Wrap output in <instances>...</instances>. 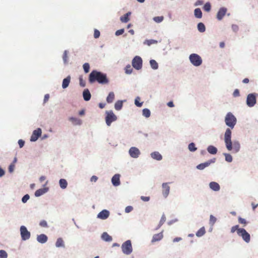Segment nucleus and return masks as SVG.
<instances>
[{"instance_id": "f257e3e1", "label": "nucleus", "mask_w": 258, "mask_h": 258, "mask_svg": "<svg viewBox=\"0 0 258 258\" xmlns=\"http://www.w3.org/2000/svg\"><path fill=\"white\" fill-rule=\"evenodd\" d=\"M231 131L230 128L226 129L224 134V141L226 148L228 151H232L233 153H237L239 151L240 146L238 142H231Z\"/></svg>"}, {"instance_id": "f03ea898", "label": "nucleus", "mask_w": 258, "mask_h": 258, "mask_svg": "<svg viewBox=\"0 0 258 258\" xmlns=\"http://www.w3.org/2000/svg\"><path fill=\"white\" fill-rule=\"evenodd\" d=\"M89 81L90 83L97 81L99 84H107L109 80L106 75L96 70H93L89 75Z\"/></svg>"}, {"instance_id": "7ed1b4c3", "label": "nucleus", "mask_w": 258, "mask_h": 258, "mask_svg": "<svg viewBox=\"0 0 258 258\" xmlns=\"http://www.w3.org/2000/svg\"><path fill=\"white\" fill-rule=\"evenodd\" d=\"M237 232V235L241 237L246 243H249L250 240V235L244 228H239L238 225H235L231 227V232L232 233Z\"/></svg>"}, {"instance_id": "20e7f679", "label": "nucleus", "mask_w": 258, "mask_h": 258, "mask_svg": "<svg viewBox=\"0 0 258 258\" xmlns=\"http://www.w3.org/2000/svg\"><path fill=\"white\" fill-rule=\"evenodd\" d=\"M236 118L231 112H228L225 118L226 124L230 128H233L236 123Z\"/></svg>"}, {"instance_id": "39448f33", "label": "nucleus", "mask_w": 258, "mask_h": 258, "mask_svg": "<svg viewBox=\"0 0 258 258\" xmlns=\"http://www.w3.org/2000/svg\"><path fill=\"white\" fill-rule=\"evenodd\" d=\"M189 58L191 63L195 66H200L202 63V58L197 54L192 53L190 55Z\"/></svg>"}, {"instance_id": "423d86ee", "label": "nucleus", "mask_w": 258, "mask_h": 258, "mask_svg": "<svg viewBox=\"0 0 258 258\" xmlns=\"http://www.w3.org/2000/svg\"><path fill=\"white\" fill-rule=\"evenodd\" d=\"M105 121L108 126H110L111 123L116 120L117 116L114 114L112 111H106Z\"/></svg>"}, {"instance_id": "0eeeda50", "label": "nucleus", "mask_w": 258, "mask_h": 258, "mask_svg": "<svg viewBox=\"0 0 258 258\" xmlns=\"http://www.w3.org/2000/svg\"><path fill=\"white\" fill-rule=\"evenodd\" d=\"M121 248L124 254H130L133 250L131 241L129 240L126 241L122 244Z\"/></svg>"}, {"instance_id": "6e6552de", "label": "nucleus", "mask_w": 258, "mask_h": 258, "mask_svg": "<svg viewBox=\"0 0 258 258\" xmlns=\"http://www.w3.org/2000/svg\"><path fill=\"white\" fill-rule=\"evenodd\" d=\"M142 59L139 56H136L132 60V66L136 70H139L142 68Z\"/></svg>"}, {"instance_id": "1a4fd4ad", "label": "nucleus", "mask_w": 258, "mask_h": 258, "mask_svg": "<svg viewBox=\"0 0 258 258\" xmlns=\"http://www.w3.org/2000/svg\"><path fill=\"white\" fill-rule=\"evenodd\" d=\"M246 104L249 107H253L256 104V95L255 93L249 94L247 95Z\"/></svg>"}, {"instance_id": "9d476101", "label": "nucleus", "mask_w": 258, "mask_h": 258, "mask_svg": "<svg viewBox=\"0 0 258 258\" xmlns=\"http://www.w3.org/2000/svg\"><path fill=\"white\" fill-rule=\"evenodd\" d=\"M20 232L22 239L23 240H26L30 237V233L29 232L26 227L24 226H21L20 227Z\"/></svg>"}, {"instance_id": "9b49d317", "label": "nucleus", "mask_w": 258, "mask_h": 258, "mask_svg": "<svg viewBox=\"0 0 258 258\" xmlns=\"http://www.w3.org/2000/svg\"><path fill=\"white\" fill-rule=\"evenodd\" d=\"M42 131L41 128H38L33 132L32 135L30 138L31 142H35L37 140L38 138L41 135Z\"/></svg>"}, {"instance_id": "f8f14e48", "label": "nucleus", "mask_w": 258, "mask_h": 258, "mask_svg": "<svg viewBox=\"0 0 258 258\" xmlns=\"http://www.w3.org/2000/svg\"><path fill=\"white\" fill-rule=\"evenodd\" d=\"M141 152L140 150L136 147H131L129 150L130 155L134 158H138L140 155Z\"/></svg>"}, {"instance_id": "ddd939ff", "label": "nucleus", "mask_w": 258, "mask_h": 258, "mask_svg": "<svg viewBox=\"0 0 258 258\" xmlns=\"http://www.w3.org/2000/svg\"><path fill=\"white\" fill-rule=\"evenodd\" d=\"M227 12V9L224 7L221 8L217 14V18L218 20H221Z\"/></svg>"}, {"instance_id": "4468645a", "label": "nucleus", "mask_w": 258, "mask_h": 258, "mask_svg": "<svg viewBox=\"0 0 258 258\" xmlns=\"http://www.w3.org/2000/svg\"><path fill=\"white\" fill-rule=\"evenodd\" d=\"M170 186L168 183H163L162 184V194L165 198H167L169 194Z\"/></svg>"}, {"instance_id": "2eb2a0df", "label": "nucleus", "mask_w": 258, "mask_h": 258, "mask_svg": "<svg viewBox=\"0 0 258 258\" xmlns=\"http://www.w3.org/2000/svg\"><path fill=\"white\" fill-rule=\"evenodd\" d=\"M109 211L106 210H103L98 214L97 217L104 220L107 219L109 217Z\"/></svg>"}, {"instance_id": "dca6fc26", "label": "nucleus", "mask_w": 258, "mask_h": 258, "mask_svg": "<svg viewBox=\"0 0 258 258\" xmlns=\"http://www.w3.org/2000/svg\"><path fill=\"white\" fill-rule=\"evenodd\" d=\"M111 181L113 185L118 186L120 184V175L115 174L111 179Z\"/></svg>"}, {"instance_id": "f3484780", "label": "nucleus", "mask_w": 258, "mask_h": 258, "mask_svg": "<svg viewBox=\"0 0 258 258\" xmlns=\"http://www.w3.org/2000/svg\"><path fill=\"white\" fill-rule=\"evenodd\" d=\"M210 187L214 191H218L220 190V185L219 184L214 181L211 182L209 184Z\"/></svg>"}, {"instance_id": "a211bd4d", "label": "nucleus", "mask_w": 258, "mask_h": 258, "mask_svg": "<svg viewBox=\"0 0 258 258\" xmlns=\"http://www.w3.org/2000/svg\"><path fill=\"white\" fill-rule=\"evenodd\" d=\"M37 240L39 242L44 243L47 241V237L46 235L42 234L39 235H38L37 237Z\"/></svg>"}, {"instance_id": "6ab92c4d", "label": "nucleus", "mask_w": 258, "mask_h": 258, "mask_svg": "<svg viewBox=\"0 0 258 258\" xmlns=\"http://www.w3.org/2000/svg\"><path fill=\"white\" fill-rule=\"evenodd\" d=\"M69 120L72 122L74 125H81L82 124V120L76 117H71L69 118Z\"/></svg>"}, {"instance_id": "aec40b11", "label": "nucleus", "mask_w": 258, "mask_h": 258, "mask_svg": "<svg viewBox=\"0 0 258 258\" xmlns=\"http://www.w3.org/2000/svg\"><path fill=\"white\" fill-rule=\"evenodd\" d=\"M151 156L154 159L160 161L162 160V156L158 152H154L151 154Z\"/></svg>"}, {"instance_id": "412c9836", "label": "nucleus", "mask_w": 258, "mask_h": 258, "mask_svg": "<svg viewBox=\"0 0 258 258\" xmlns=\"http://www.w3.org/2000/svg\"><path fill=\"white\" fill-rule=\"evenodd\" d=\"M71 81V77L68 76L66 78L64 79L62 81V87L63 89L67 88Z\"/></svg>"}, {"instance_id": "4be33fe9", "label": "nucleus", "mask_w": 258, "mask_h": 258, "mask_svg": "<svg viewBox=\"0 0 258 258\" xmlns=\"http://www.w3.org/2000/svg\"><path fill=\"white\" fill-rule=\"evenodd\" d=\"M84 99L85 101H89L91 98V94L88 89H85L83 93Z\"/></svg>"}, {"instance_id": "5701e85b", "label": "nucleus", "mask_w": 258, "mask_h": 258, "mask_svg": "<svg viewBox=\"0 0 258 258\" xmlns=\"http://www.w3.org/2000/svg\"><path fill=\"white\" fill-rule=\"evenodd\" d=\"M131 13L128 12L120 18V20L122 23H126L130 20L129 16Z\"/></svg>"}, {"instance_id": "b1692460", "label": "nucleus", "mask_w": 258, "mask_h": 258, "mask_svg": "<svg viewBox=\"0 0 258 258\" xmlns=\"http://www.w3.org/2000/svg\"><path fill=\"white\" fill-rule=\"evenodd\" d=\"M163 235L162 233L154 235L152 239V242L160 240L163 238Z\"/></svg>"}, {"instance_id": "393cba45", "label": "nucleus", "mask_w": 258, "mask_h": 258, "mask_svg": "<svg viewBox=\"0 0 258 258\" xmlns=\"http://www.w3.org/2000/svg\"><path fill=\"white\" fill-rule=\"evenodd\" d=\"M101 238L105 241H111L112 240V237L110 236L107 232H103L102 234Z\"/></svg>"}, {"instance_id": "a878e982", "label": "nucleus", "mask_w": 258, "mask_h": 258, "mask_svg": "<svg viewBox=\"0 0 258 258\" xmlns=\"http://www.w3.org/2000/svg\"><path fill=\"white\" fill-rule=\"evenodd\" d=\"M115 98L114 94L113 92H110L106 98V101L108 103H112Z\"/></svg>"}, {"instance_id": "bb28decb", "label": "nucleus", "mask_w": 258, "mask_h": 258, "mask_svg": "<svg viewBox=\"0 0 258 258\" xmlns=\"http://www.w3.org/2000/svg\"><path fill=\"white\" fill-rule=\"evenodd\" d=\"M208 152L213 155L216 154L217 153V149L212 145L209 146L207 148Z\"/></svg>"}, {"instance_id": "cd10ccee", "label": "nucleus", "mask_w": 258, "mask_h": 258, "mask_svg": "<svg viewBox=\"0 0 258 258\" xmlns=\"http://www.w3.org/2000/svg\"><path fill=\"white\" fill-rule=\"evenodd\" d=\"M59 185L62 189H64L67 187L68 182L64 179H60L59 181Z\"/></svg>"}, {"instance_id": "c85d7f7f", "label": "nucleus", "mask_w": 258, "mask_h": 258, "mask_svg": "<svg viewBox=\"0 0 258 258\" xmlns=\"http://www.w3.org/2000/svg\"><path fill=\"white\" fill-rule=\"evenodd\" d=\"M194 14L197 18H201L202 17V12L200 8H197L195 10Z\"/></svg>"}, {"instance_id": "c756f323", "label": "nucleus", "mask_w": 258, "mask_h": 258, "mask_svg": "<svg viewBox=\"0 0 258 258\" xmlns=\"http://www.w3.org/2000/svg\"><path fill=\"white\" fill-rule=\"evenodd\" d=\"M123 105V102L122 101L118 100L116 102L114 105V108L117 110H119L121 109Z\"/></svg>"}, {"instance_id": "7c9ffc66", "label": "nucleus", "mask_w": 258, "mask_h": 258, "mask_svg": "<svg viewBox=\"0 0 258 258\" xmlns=\"http://www.w3.org/2000/svg\"><path fill=\"white\" fill-rule=\"evenodd\" d=\"M206 233L205 229L204 227L201 228L196 233V236L198 237H201L204 235Z\"/></svg>"}, {"instance_id": "2f4dec72", "label": "nucleus", "mask_w": 258, "mask_h": 258, "mask_svg": "<svg viewBox=\"0 0 258 258\" xmlns=\"http://www.w3.org/2000/svg\"><path fill=\"white\" fill-rule=\"evenodd\" d=\"M150 63L151 68L154 70H156L158 68V64L156 61V60L154 59H151L150 61Z\"/></svg>"}, {"instance_id": "473e14b6", "label": "nucleus", "mask_w": 258, "mask_h": 258, "mask_svg": "<svg viewBox=\"0 0 258 258\" xmlns=\"http://www.w3.org/2000/svg\"><path fill=\"white\" fill-rule=\"evenodd\" d=\"M55 245L56 247H64L63 241L61 238H59L57 239V241L55 243Z\"/></svg>"}, {"instance_id": "72a5a7b5", "label": "nucleus", "mask_w": 258, "mask_h": 258, "mask_svg": "<svg viewBox=\"0 0 258 258\" xmlns=\"http://www.w3.org/2000/svg\"><path fill=\"white\" fill-rule=\"evenodd\" d=\"M62 59L63 62L65 64L68 63V50H64L63 53L62 55Z\"/></svg>"}, {"instance_id": "f704fd0d", "label": "nucleus", "mask_w": 258, "mask_h": 258, "mask_svg": "<svg viewBox=\"0 0 258 258\" xmlns=\"http://www.w3.org/2000/svg\"><path fill=\"white\" fill-rule=\"evenodd\" d=\"M198 29L200 32H204L206 30L205 25L203 23H199L198 24Z\"/></svg>"}, {"instance_id": "c9c22d12", "label": "nucleus", "mask_w": 258, "mask_h": 258, "mask_svg": "<svg viewBox=\"0 0 258 258\" xmlns=\"http://www.w3.org/2000/svg\"><path fill=\"white\" fill-rule=\"evenodd\" d=\"M45 192V189H39L37 190L35 192V196L36 197H39L42 195Z\"/></svg>"}, {"instance_id": "e433bc0d", "label": "nucleus", "mask_w": 258, "mask_h": 258, "mask_svg": "<svg viewBox=\"0 0 258 258\" xmlns=\"http://www.w3.org/2000/svg\"><path fill=\"white\" fill-rule=\"evenodd\" d=\"M151 112L149 109L145 108L143 110V115L146 117H149L150 116Z\"/></svg>"}, {"instance_id": "4c0bfd02", "label": "nucleus", "mask_w": 258, "mask_h": 258, "mask_svg": "<svg viewBox=\"0 0 258 258\" xmlns=\"http://www.w3.org/2000/svg\"><path fill=\"white\" fill-rule=\"evenodd\" d=\"M188 148L191 152H194L197 150V148L195 146V144L194 143H191L188 145Z\"/></svg>"}, {"instance_id": "58836bf2", "label": "nucleus", "mask_w": 258, "mask_h": 258, "mask_svg": "<svg viewBox=\"0 0 258 258\" xmlns=\"http://www.w3.org/2000/svg\"><path fill=\"white\" fill-rule=\"evenodd\" d=\"M224 155L225 157V160L228 162H231L232 161V156L228 153H224Z\"/></svg>"}, {"instance_id": "ea45409f", "label": "nucleus", "mask_w": 258, "mask_h": 258, "mask_svg": "<svg viewBox=\"0 0 258 258\" xmlns=\"http://www.w3.org/2000/svg\"><path fill=\"white\" fill-rule=\"evenodd\" d=\"M164 19L163 16H157L153 18V20L156 23H160Z\"/></svg>"}, {"instance_id": "a19ab883", "label": "nucleus", "mask_w": 258, "mask_h": 258, "mask_svg": "<svg viewBox=\"0 0 258 258\" xmlns=\"http://www.w3.org/2000/svg\"><path fill=\"white\" fill-rule=\"evenodd\" d=\"M211 6L210 3H207L205 4L203 9L206 12H209L211 10Z\"/></svg>"}, {"instance_id": "79ce46f5", "label": "nucleus", "mask_w": 258, "mask_h": 258, "mask_svg": "<svg viewBox=\"0 0 258 258\" xmlns=\"http://www.w3.org/2000/svg\"><path fill=\"white\" fill-rule=\"evenodd\" d=\"M125 71L126 74H130L133 71V69L130 64H128L125 68Z\"/></svg>"}, {"instance_id": "37998d69", "label": "nucleus", "mask_w": 258, "mask_h": 258, "mask_svg": "<svg viewBox=\"0 0 258 258\" xmlns=\"http://www.w3.org/2000/svg\"><path fill=\"white\" fill-rule=\"evenodd\" d=\"M157 43V41L153 39L147 40L145 43L148 45H151V44H156Z\"/></svg>"}, {"instance_id": "c03bdc74", "label": "nucleus", "mask_w": 258, "mask_h": 258, "mask_svg": "<svg viewBox=\"0 0 258 258\" xmlns=\"http://www.w3.org/2000/svg\"><path fill=\"white\" fill-rule=\"evenodd\" d=\"M215 162V159H211L210 160H209L207 162H206L205 163H203V165L205 167V168L209 166L211 163H213Z\"/></svg>"}, {"instance_id": "a18cd8bd", "label": "nucleus", "mask_w": 258, "mask_h": 258, "mask_svg": "<svg viewBox=\"0 0 258 258\" xmlns=\"http://www.w3.org/2000/svg\"><path fill=\"white\" fill-rule=\"evenodd\" d=\"M83 69L84 70V72L86 73H87L89 72V70H90V65L88 63H85L84 64H83Z\"/></svg>"}, {"instance_id": "49530a36", "label": "nucleus", "mask_w": 258, "mask_h": 258, "mask_svg": "<svg viewBox=\"0 0 258 258\" xmlns=\"http://www.w3.org/2000/svg\"><path fill=\"white\" fill-rule=\"evenodd\" d=\"M140 100V98L139 97H136L135 101V104L138 107H141L143 105V102H139Z\"/></svg>"}, {"instance_id": "de8ad7c7", "label": "nucleus", "mask_w": 258, "mask_h": 258, "mask_svg": "<svg viewBox=\"0 0 258 258\" xmlns=\"http://www.w3.org/2000/svg\"><path fill=\"white\" fill-rule=\"evenodd\" d=\"M8 254L4 250H0V258H7Z\"/></svg>"}, {"instance_id": "09e8293b", "label": "nucleus", "mask_w": 258, "mask_h": 258, "mask_svg": "<svg viewBox=\"0 0 258 258\" xmlns=\"http://www.w3.org/2000/svg\"><path fill=\"white\" fill-rule=\"evenodd\" d=\"M238 222L240 224H243V226H245L247 223L246 220L241 217L238 218Z\"/></svg>"}, {"instance_id": "8fccbe9b", "label": "nucleus", "mask_w": 258, "mask_h": 258, "mask_svg": "<svg viewBox=\"0 0 258 258\" xmlns=\"http://www.w3.org/2000/svg\"><path fill=\"white\" fill-rule=\"evenodd\" d=\"M216 220H217V219L214 216H213L212 215L210 216V224L211 225H213L215 223Z\"/></svg>"}, {"instance_id": "3c124183", "label": "nucleus", "mask_w": 258, "mask_h": 258, "mask_svg": "<svg viewBox=\"0 0 258 258\" xmlns=\"http://www.w3.org/2000/svg\"><path fill=\"white\" fill-rule=\"evenodd\" d=\"M165 221H166V217H165V215H163L161 217V220L160 221V222H159V224L158 225V227H160L164 224V223L165 222Z\"/></svg>"}, {"instance_id": "603ef678", "label": "nucleus", "mask_w": 258, "mask_h": 258, "mask_svg": "<svg viewBox=\"0 0 258 258\" xmlns=\"http://www.w3.org/2000/svg\"><path fill=\"white\" fill-rule=\"evenodd\" d=\"M15 167V165H14V163H11L9 167V171L10 173L13 172L14 170Z\"/></svg>"}, {"instance_id": "864d4df0", "label": "nucleus", "mask_w": 258, "mask_h": 258, "mask_svg": "<svg viewBox=\"0 0 258 258\" xmlns=\"http://www.w3.org/2000/svg\"><path fill=\"white\" fill-rule=\"evenodd\" d=\"M29 198H30V196H29V195H28V194L25 195L22 198V201L23 203H25L29 199Z\"/></svg>"}, {"instance_id": "5fc2aeb1", "label": "nucleus", "mask_w": 258, "mask_h": 258, "mask_svg": "<svg viewBox=\"0 0 258 258\" xmlns=\"http://www.w3.org/2000/svg\"><path fill=\"white\" fill-rule=\"evenodd\" d=\"M79 82H80V85L82 87H85V82L83 80V79L82 76H80L79 77Z\"/></svg>"}, {"instance_id": "6e6d98bb", "label": "nucleus", "mask_w": 258, "mask_h": 258, "mask_svg": "<svg viewBox=\"0 0 258 258\" xmlns=\"http://www.w3.org/2000/svg\"><path fill=\"white\" fill-rule=\"evenodd\" d=\"M100 32L99 30H98L97 29H95L94 30V37L95 38H98L100 36Z\"/></svg>"}, {"instance_id": "4d7b16f0", "label": "nucleus", "mask_w": 258, "mask_h": 258, "mask_svg": "<svg viewBox=\"0 0 258 258\" xmlns=\"http://www.w3.org/2000/svg\"><path fill=\"white\" fill-rule=\"evenodd\" d=\"M39 225L43 227H47V223L46 221L42 220L40 221Z\"/></svg>"}, {"instance_id": "13d9d810", "label": "nucleus", "mask_w": 258, "mask_h": 258, "mask_svg": "<svg viewBox=\"0 0 258 258\" xmlns=\"http://www.w3.org/2000/svg\"><path fill=\"white\" fill-rule=\"evenodd\" d=\"M123 32H124V29H121L117 30L115 32V35L116 36H119V35L122 34L123 33Z\"/></svg>"}, {"instance_id": "bf43d9fd", "label": "nucleus", "mask_w": 258, "mask_h": 258, "mask_svg": "<svg viewBox=\"0 0 258 258\" xmlns=\"http://www.w3.org/2000/svg\"><path fill=\"white\" fill-rule=\"evenodd\" d=\"M133 210V208L132 206H127L125 209V212L126 213H130Z\"/></svg>"}, {"instance_id": "052dcab7", "label": "nucleus", "mask_w": 258, "mask_h": 258, "mask_svg": "<svg viewBox=\"0 0 258 258\" xmlns=\"http://www.w3.org/2000/svg\"><path fill=\"white\" fill-rule=\"evenodd\" d=\"M232 29L234 32H236L238 30L239 28L237 25L233 24L232 25Z\"/></svg>"}, {"instance_id": "680f3d73", "label": "nucleus", "mask_w": 258, "mask_h": 258, "mask_svg": "<svg viewBox=\"0 0 258 258\" xmlns=\"http://www.w3.org/2000/svg\"><path fill=\"white\" fill-rule=\"evenodd\" d=\"M49 98V95L48 94H45L44 97L43 103H45L48 101Z\"/></svg>"}, {"instance_id": "e2e57ef3", "label": "nucleus", "mask_w": 258, "mask_h": 258, "mask_svg": "<svg viewBox=\"0 0 258 258\" xmlns=\"http://www.w3.org/2000/svg\"><path fill=\"white\" fill-rule=\"evenodd\" d=\"M240 95L239 91L238 89H235L233 93L234 97H238Z\"/></svg>"}, {"instance_id": "0e129e2a", "label": "nucleus", "mask_w": 258, "mask_h": 258, "mask_svg": "<svg viewBox=\"0 0 258 258\" xmlns=\"http://www.w3.org/2000/svg\"><path fill=\"white\" fill-rule=\"evenodd\" d=\"M18 144L20 146V148H22L25 144V142L22 140H19L18 141Z\"/></svg>"}, {"instance_id": "69168bd1", "label": "nucleus", "mask_w": 258, "mask_h": 258, "mask_svg": "<svg viewBox=\"0 0 258 258\" xmlns=\"http://www.w3.org/2000/svg\"><path fill=\"white\" fill-rule=\"evenodd\" d=\"M141 199H142V200H143L144 202H148L150 200V197H149L142 196L141 197Z\"/></svg>"}, {"instance_id": "338daca9", "label": "nucleus", "mask_w": 258, "mask_h": 258, "mask_svg": "<svg viewBox=\"0 0 258 258\" xmlns=\"http://www.w3.org/2000/svg\"><path fill=\"white\" fill-rule=\"evenodd\" d=\"M197 168L199 170H203L205 168V167L203 163H201L197 166Z\"/></svg>"}, {"instance_id": "774afa93", "label": "nucleus", "mask_w": 258, "mask_h": 258, "mask_svg": "<svg viewBox=\"0 0 258 258\" xmlns=\"http://www.w3.org/2000/svg\"><path fill=\"white\" fill-rule=\"evenodd\" d=\"M98 179V177L95 176V175H93L91 177V181L92 182H96Z\"/></svg>"}]
</instances>
